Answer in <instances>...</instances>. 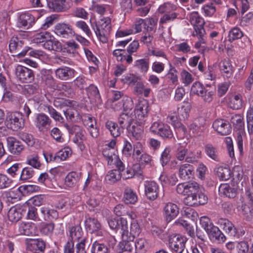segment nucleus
<instances>
[{
  "mask_svg": "<svg viewBox=\"0 0 253 253\" xmlns=\"http://www.w3.org/2000/svg\"><path fill=\"white\" fill-rule=\"evenodd\" d=\"M90 251L91 253H108L109 249L104 244L95 241L91 246Z\"/></svg>",
  "mask_w": 253,
  "mask_h": 253,
  "instance_id": "de8ad7c7",
  "label": "nucleus"
},
{
  "mask_svg": "<svg viewBox=\"0 0 253 253\" xmlns=\"http://www.w3.org/2000/svg\"><path fill=\"white\" fill-rule=\"evenodd\" d=\"M121 173L117 169H113L108 171L106 175L105 180L110 184H113L120 180Z\"/></svg>",
  "mask_w": 253,
  "mask_h": 253,
  "instance_id": "37998d69",
  "label": "nucleus"
},
{
  "mask_svg": "<svg viewBox=\"0 0 253 253\" xmlns=\"http://www.w3.org/2000/svg\"><path fill=\"white\" fill-rule=\"evenodd\" d=\"M234 4L237 8H241L242 14L246 12L249 8V3L247 0H233Z\"/></svg>",
  "mask_w": 253,
  "mask_h": 253,
  "instance_id": "0e129e2a",
  "label": "nucleus"
},
{
  "mask_svg": "<svg viewBox=\"0 0 253 253\" xmlns=\"http://www.w3.org/2000/svg\"><path fill=\"white\" fill-rule=\"evenodd\" d=\"M72 5L71 0H51L47 1L49 9L55 12H64L69 9Z\"/></svg>",
  "mask_w": 253,
  "mask_h": 253,
  "instance_id": "9d476101",
  "label": "nucleus"
},
{
  "mask_svg": "<svg viewBox=\"0 0 253 253\" xmlns=\"http://www.w3.org/2000/svg\"><path fill=\"white\" fill-rule=\"evenodd\" d=\"M6 142L8 151L13 155H19L24 149L22 143L13 137H8Z\"/></svg>",
  "mask_w": 253,
  "mask_h": 253,
  "instance_id": "ddd939ff",
  "label": "nucleus"
},
{
  "mask_svg": "<svg viewBox=\"0 0 253 253\" xmlns=\"http://www.w3.org/2000/svg\"><path fill=\"white\" fill-rule=\"evenodd\" d=\"M215 96V90L211 88H207L204 89L203 92L200 95L203 100L206 103L211 102Z\"/></svg>",
  "mask_w": 253,
  "mask_h": 253,
  "instance_id": "49530a36",
  "label": "nucleus"
},
{
  "mask_svg": "<svg viewBox=\"0 0 253 253\" xmlns=\"http://www.w3.org/2000/svg\"><path fill=\"white\" fill-rule=\"evenodd\" d=\"M123 200L127 204H134L137 201V196L131 188L127 187L124 190Z\"/></svg>",
  "mask_w": 253,
  "mask_h": 253,
  "instance_id": "cd10ccee",
  "label": "nucleus"
},
{
  "mask_svg": "<svg viewBox=\"0 0 253 253\" xmlns=\"http://www.w3.org/2000/svg\"><path fill=\"white\" fill-rule=\"evenodd\" d=\"M214 171L216 175L220 180H227L231 177L232 173L231 170L228 167L219 166L216 168Z\"/></svg>",
  "mask_w": 253,
  "mask_h": 253,
  "instance_id": "2f4dec72",
  "label": "nucleus"
},
{
  "mask_svg": "<svg viewBox=\"0 0 253 253\" xmlns=\"http://www.w3.org/2000/svg\"><path fill=\"white\" fill-rule=\"evenodd\" d=\"M219 223L226 232L230 234L231 235H234L236 233V229L234 226L228 219L221 218L219 220Z\"/></svg>",
  "mask_w": 253,
  "mask_h": 253,
  "instance_id": "ea45409f",
  "label": "nucleus"
},
{
  "mask_svg": "<svg viewBox=\"0 0 253 253\" xmlns=\"http://www.w3.org/2000/svg\"><path fill=\"white\" fill-rule=\"evenodd\" d=\"M181 80L185 85H188L193 81L192 75L187 71L183 70L180 73Z\"/></svg>",
  "mask_w": 253,
  "mask_h": 253,
  "instance_id": "338daca9",
  "label": "nucleus"
},
{
  "mask_svg": "<svg viewBox=\"0 0 253 253\" xmlns=\"http://www.w3.org/2000/svg\"><path fill=\"white\" fill-rule=\"evenodd\" d=\"M177 8V7L175 4L169 2H167L160 5L157 11L160 14H167L176 10Z\"/></svg>",
  "mask_w": 253,
  "mask_h": 253,
  "instance_id": "a18cd8bd",
  "label": "nucleus"
},
{
  "mask_svg": "<svg viewBox=\"0 0 253 253\" xmlns=\"http://www.w3.org/2000/svg\"><path fill=\"white\" fill-rule=\"evenodd\" d=\"M52 121L45 114L41 113L37 114L34 124L36 127L40 132H45L48 130L51 127Z\"/></svg>",
  "mask_w": 253,
  "mask_h": 253,
  "instance_id": "0eeeda50",
  "label": "nucleus"
},
{
  "mask_svg": "<svg viewBox=\"0 0 253 253\" xmlns=\"http://www.w3.org/2000/svg\"><path fill=\"white\" fill-rule=\"evenodd\" d=\"M205 87H206L200 82H196L191 86L190 93L191 94H195L200 96Z\"/></svg>",
  "mask_w": 253,
  "mask_h": 253,
  "instance_id": "e2e57ef3",
  "label": "nucleus"
},
{
  "mask_svg": "<svg viewBox=\"0 0 253 253\" xmlns=\"http://www.w3.org/2000/svg\"><path fill=\"white\" fill-rule=\"evenodd\" d=\"M219 193L221 195L228 198H234L236 196L235 189L227 183L221 184L218 188Z\"/></svg>",
  "mask_w": 253,
  "mask_h": 253,
  "instance_id": "c85d7f7f",
  "label": "nucleus"
},
{
  "mask_svg": "<svg viewBox=\"0 0 253 253\" xmlns=\"http://www.w3.org/2000/svg\"><path fill=\"white\" fill-rule=\"evenodd\" d=\"M132 137L136 140L141 139L143 133V127L141 123H135L127 129Z\"/></svg>",
  "mask_w": 253,
  "mask_h": 253,
  "instance_id": "4be33fe9",
  "label": "nucleus"
},
{
  "mask_svg": "<svg viewBox=\"0 0 253 253\" xmlns=\"http://www.w3.org/2000/svg\"><path fill=\"white\" fill-rule=\"evenodd\" d=\"M133 120V116L128 115V113H123L118 118V123L122 129L126 128L127 129L131 126Z\"/></svg>",
  "mask_w": 253,
  "mask_h": 253,
  "instance_id": "b1692460",
  "label": "nucleus"
},
{
  "mask_svg": "<svg viewBox=\"0 0 253 253\" xmlns=\"http://www.w3.org/2000/svg\"><path fill=\"white\" fill-rule=\"evenodd\" d=\"M176 191L178 194L183 196L197 194L199 191V184L195 181L181 183L176 186Z\"/></svg>",
  "mask_w": 253,
  "mask_h": 253,
  "instance_id": "20e7f679",
  "label": "nucleus"
},
{
  "mask_svg": "<svg viewBox=\"0 0 253 253\" xmlns=\"http://www.w3.org/2000/svg\"><path fill=\"white\" fill-rule=\"evenodd\" d=\"M85 227L88 231L93 233L101 229V224L99 222L94 218L89 217L85 222Z\"/></svg>",
  "mask_w": 253,
  "mask_h": 253,
  "instance_id": "e433bc0d",
  "label": "nucleus"
},
{
  "mask_svg": "<svg viewBox=\"0 0 253 253\" xmlns=\"http://www.w3.org/2000/svg\"><path fill=\"white\" fill-rule=\"evenodd\" d=\"M26 163L35 169H39L41 166L39 160V156L37 154L34 153L29 155L27 157Z\"/></svg>",
  "mask_w": 253,
  "mask_h": 253,
  "instance_id": "09e8293b",
  "label": "nucleus"
},
{
  "mask_svg": "<svg viewBox=\"0 0 253 253\" xmlns=\"http://www.w3.org/2000/svg\"><path fill=\"white\" fill-rule=\"evenodd\" d=\"M36 225L32 222H22L15 229L17 235L33 236L36 234Z\"/></svg>",
  "mask_w": 253,
  "mask_h": 253,
  "instance_id": "f8f14e48",
  "label": "nucleus"
},
{
  "mask_svg": "<svg viewBox=\"0 0 253 253\" xmlns=\"http://www.w3.org/2000/svg\"><path fill=\"white\" fill-rule=\"evenodd\" d=\"M145 194L150 200H155L157 198L159 192V186L154 181H146L144 184Z\"/></svg>",
  "mask_w": 253,
  "mask_h": 253,
  "instance_id": "9b49d317",
  "label": "nucleus"
},
{
  "mask_svg": "<svg viewBox=\"0 0 253 253\" xmlns=\"http://www.w3.org/2000/svg\"><path fill=\"white\" fill-rule=\"evenodd\" d=\"M16 78L23 83H31L34 79V74L31 69L18 65L15 70Z\"/></svg>",
  "mask_w": 253,
  "mask_h": 253,
  "instance_id": "6e6552de",
  "label": "nucleus"
},
{
  "mask_svg": "<svg viewBox=\"0 0 253 253\" xmlns=\"http://www.w3.org/2000/svg\"><path fill=\"white\" fill-rule=\"evenodd\" d=\"M134 67L141 73H146L149 68V62L148 59L143 58L138 59L134 62Z\"/></svg>",
  "mask_w": 253,
  "mask_h": 253,
  "instance_id": "a19ab883",
  "label": "nucleus"
},
{
  "mask_svg": "<svg viewBox=\"0 0 253 253\" xmlns=\"http://www.w3.org/2000/svg\"><path fill=\"white\" fill-rule=\"evenodd\" d=\"M105 127L114 137L120 136L123 130V129L119 127L116 123L112 121H107L105 123Z\"/></svg>",
  "mask_w": 253,
  "mask_h": 253,
  "instance_id": "72a5a7b5",
  "label": "nucleus"
},
{
  "mask_svg": "<svg viewBox=\"0 0 253 253\" xmlns=\"http://www.w3.org/2000/svg\"><path fill=\"white\" fill-rule=\"evenodd\" d=\"M191 108V105L189 102L187 101L183 102L177 108V114L180 120L187 119L189 117Z\"/></svg>",
  "mask_w": 253,
  "mask_h": 253,
  "instance_id": "393cba45",
  "label": "nucleus"
},
{
  "mask_svg": "<svg viewBox=\"0 0 253 253\" xmlns=\"http://www.w3.org/2000/svg\"><path fill=\"white\" fill-rule=\"evenodd\" d=\"M163 211L165 218L168 222L174 219L179 213V208L177 206L170 202L166 204Z\"/></svg>",
  "mask_w": 253,
  "mask_h": 253,
  "instance_id": "a211bd4d",
  "label": "nucleus"
},
{
  "mask_svg": "<svg viewBox=\"0 0 253 253\" xmlns=\"http://www.w3.org/2000/svg\"><path fill=\"white\" fill-rule=\"evenodd\" d=\"M46 108H47V112L49 113L51 117L55 121L59 122H62L63 121L64 119L61 116V114L52 106H46Z\"/></svg>",
  "mask_w": 253,
  "mask_h": 253,
  "instance_id": "69168bd1",
  "label": "nucleus"
},
{
  "mask_svg": "<svg viewBox=\"0 0 253 253\" xmlns=\"http://www.w3.org/2000/svg\"><path fill=\"white\" fill-rule=\"evenodd\" d=\"M186 238L180 235L171 234L169 237V247L172 253H182L185 248Z\"/></svg>",
  "mask_w": 253,
  "mask_h": 253,
  "instance_id": "f03ea898",
  "label": "nucleus"
},
{
  "mask_svg": "<svg viewBox=\"0 0 253 253\" xmlns=\"http://www.w3.org/2000/svg\"><path fill=\"white\" fill-rule=\"evenodd\" d=\"M42 45L45 49L49 50L57 51L61 47L60 43L55 38L43 43Z\"/></svg>",
  "mask_w": 253,
  "mask_h": 253,
  "instance_id": "603ef678",
  "label": "nucleus"
},
{
  "mask_svg": "<svg viewBox=\"0 0 253 253\" xmlns=\"http://www.w3.org/2000/svg\"><path fill=\"white\" fill-rule=\"evenodd\" d=\"M24 45V42L17 37H12L9 41V48L11 53H17L19 57L24 56L27 52L31 49L28 46H26L21 52L19 50Z\"/></svg>",
  "mask_w": 253,
  "mask_h": 253,
  "instance_id": "39448f33",
  "label": "nucleus"
},
{
  "mask_svg": "<svg viewBox=\"0 0 253 253\" xmlns=\"http://www.w3.org/2000/svg\"><path fill=\"white\" fill-rule=\"evenodd\" d=\"M220 70L224 77L230 78L233 72V67L229 60H223L219 63Z\"/></svg>",
  "mask_w": 253,
  "mask_h": 253,
  "instance_id": "a878e982",
  "label": "nucleus"
},
{
  "mask_svg": "<svg viewBox=\"0 0 253 253\" xmlns=\"http://www.w3.org/2000/svg\"><path fill=\"white\" fill-rule=\"evenodd\" d=\"M243 36V32L237 27H234L229 31L228 33V40L232 42L241 38Z\"/></svg>",
  "mask_w": 253,
  "mask_h": 253,
  "instance_id": "4d7b16f0",
  "label": "nucleus"
},
{
  "mask_svg": "<svg viewBox=\"0 0 253 253\" xmlns=\"http://www.w3.org/2000/svg\"><path fill=\"white\" fill-rule=\"evenodd\" d=\"M150 131L165 139H170L173 137L170 126L161 122H154L150 128Z\"/></svg>",
  "mask_w": 253,
  "mask_h": 253,
  "instance_id": "7ed1b4c3",
  "label": "nucleus"
},
{
  "mask_svg": "<svg viewBox=\"0 0 253 253\" xmlns=\"http://www.w3.org/2000/svg\"><path fill=\"white\" fill-rule=\"evenodd\" d=\"M75 25L78 28L82 30L88 38H90L92 36V34L91 30L84 21L82 20L78 21L75 23Z\"/></svg>",
  "mask_w": 253,
  "mask_h": 253,
  "instance_id": "bf43d9fd",
  "label": "nucleus"
},
{
  "mask_svg": "<svg viewBox=\"0 0 253 253\" xmlns=\"http://www.w3.org/2000/svg\"><path fill=\"white\" fill-rule=\"evenodd\" d=\"M54 33L57 36L65 39L71 38L75 35L72 26L65 23L57 24L55 26Z\"/></svg>",
  "mask_w": 253,
  "mask_h": 253,
  "instance_id": "1a4fd4ad",
  "label": "nucleus"
},
{
  "mask_svg": "<svg viewBox=\"0 0 253 253\" xmlns=\"http://www.w3.org/2000/svg\"><path fill=\"white\" fill-rule=\"evenodd\" d=\"M167 78L173 84H177L178 83V72L175 68L171 65L170 68L167 74Z\"/></svg>",
  "mask_w": 253,
  "mask_h": 253,
  "instance_id": "680f3d73",
  "label": "nucleus"
},
{
  "mask_svg": "<svg viewBox=\"0 0 253 253\" xmlns=\"http://www.w3.org/2000/svg\"><path fill=\"white\" fill-rule=\"evenodd\" d=\"M54 228V224L52 223H42L40 227V232L42 234L44 235H50Z\"/></svg>",
  "mask_w": 253,
  "mask_h": 253,
  "instance_id": "052dcab7",
  "label": "nucleus"
},
{
  "mask_svg": "<svg viewBox=\"0 0 253 253\" xmlns=\"http://www.w3.org/2000/svg\"><path fill=\"white\" fill-rule=\"evenodd\" d=\"M152 28L148 27L147 31H144L142 33V35L140 39V41L141 43L147 45H150L154 39V37L152 33Z\"/></svg>",
  "mask_w": 253,
  "mask_h": 253,
  "instance_id": "79ce46f5",
  "label": "nucleus"
},
{
  "mask_svg": "<svg viewBox=\"0 0 253 253\" xmlns=\"http://www.w3.org/2000/svg\"><path fill=\"white\" fill-rule=\"evenodd\" d=\"M34 173V170L33 168L25 167L21 171L19 180L21 181L25 182L28 179L32 177Z\"/></svg>",
  "mask_w": 253,
  "mask_h": 253,
  "instance_id": "5fc2aeb1",
  "label": "nucleus"
},
{
  "mask_svg": "<svg viewBox=\"0 0 253 253\" xmlns=\"http://www.w3.org/2000/svg\"><path fill=\"white\" fill-rule=\"evenodd\" d=\"M10 127L14 130H17L24 126V120L22 114L15 112L10 115L9 119Z\"/></svg>",
  "mask_w": 253,
  "mask_h": 253,
  "instance_id": "6ab92c4d",
  "label": "nucleus"
},
{
  "mask_svg": "<svg viewBox=\"0 0 253 253\" xmlns=\"http://www.w3.org/2000/svg\"><path fill=\"white\" fill-rule=\"evenodd\" d=\"M214 129L221 135H228L231 131L230 125L228 121L223 119H216L212 124Z\"/></svg>",
  "mask_w": 253,
  "mask_h": 253,
  "instance_id": "2eb2a0df",
  "label": "nucleus"
},
{
  "mask_svg": "<svg viewBox=\"0 0 253 253\" xmlns=\"http://www.w3.org/2000/svg\"><path fill=\"white\" fill-rule=\"evenodd\" d=\"M205 151L207 155L212 160L218 162L220 160L217 149L211 144L205 146Z\"/></svg>",
  "mask_w": 253,
  "mask_h": 253,
  "instance_id": "58836bf2",
  "label": "nucleus"
},
{
  "mask_svg": "<svg viewBox=\"0 0 253 253\" xmlns=\"http://www.w3.org/2000/svg\"><path fill=\"white\" fill-rule=\"evenodd\" d=\"M76 73L74 69L67 66H62L55 71L56 78L63 81L72 79L75 77Z\"/></svg>",
  "mask_w": 253,
  "mask_h": 253,
  "instance_id": "4468645a",
  "label": "nucleus"
},
{
  "mask_svg": "<svg viewBox=\"0 0 253 253\" xmlns=\"http://www.w3.org/2000/svg\"><path fill=\"white\" fill-rule=\"evenodd\" d=\"M149 111V103L144 99H139L134 110V116L136 120L144 121L148 116Z\"/></svg>",
  "mask_w": 253,
  "mask_h": 253,
  "instance_id": "423d86ee",
  "label": "nucleus"
},
{
  "mask_svg": "<svg viewBox=\"0 0 253 253\" xmlns=\"http://www.w3.org/2000/svg\"><path fill=\"white\" fill-rule=\"evenodd\" d=\"M243 97L241 94L234 93L229 98L228 105L233 109L238 110L243 106Z\"/></svg>",
  "mask_w": 253,
  "mask_h": 253,
  "instance_id": "5701e85b",
  "label": "nucleus"
},
{
  "mask_svg": "<svg viewBox=\"0 0 253 253\" xmlns=\"http://www.w3.org/2000/svg\"><path fill=\"white\" fill-rule=\"evenodd\" d=\"M121 233L123 241L127 242L132 241L134 239L130 234V230H128L127 221L126 220H121Z\"/></svg>",
  "mask_w": 253,
  "mask_h": 253,
  "instance_id": "7c9ffc66",
  "label": "nucleus"
},
{
  "mask_svg": "<svg viewBox=\"0 0 253 253\" xmlns=\"http://www.w3.org/2000/svg\"><path fill=\"white\" fill-rule=\"evenodd\" d=\"M200 224L202 227L204 228L207 234L211 230V229H212V228L215 226L211 222V219L206 216L201 217Z\"/></svg>",
  "mask_w": 253,
  "mask_h": 253,
  "instance_id": "6e6d98bb",
  "label": "nucleus"
},
{
  "mask_svg": "<svg viewBox=\"0 0 253 253\" xmlns=\"http://www.w3.org/2000/svg\"><path fill=\"white\" fill-rule=\"evenodd\" d=\"M35 22L34 16L30 13H21L18 19L17 25L20 28L28 29L31 27Z\"/></svg>",
  "mask_w": 253,
  "mask_h": 253,
  "instance_id": "f3484780",
  "label": "nucleus"
},
{
  "mask_svg": "<svg viewBox=\"0 0 253 253\" xmlns=\"http://www.w3.org/2000/svg\"><path fill=\"white\" fill-rule=\"evenodd\" d=\"M43 80L48 86L52 87L55 84V80L50 70H46L44 72Z\"/></svg>",
  "mask_w": 253,
  "mask_h": 253,
  "instance_id": "774afa93",
  "label": "nucleus"
},
{
  "mask_svg": "<svg viewBox=\"0 0 253 253\" xmlns=\"http://www.w3.org/2000/svg\"><path fill=\"white\" fill-rule=\"evenodd\" d=\"M170 152L171 148L169 146L166 147L162 152L161 155L160 161L163 167L166 165L170 161L171 158Z\"/></svg>",
  "mask_w": 253,
  "mask_h": 253,
  "instance_id": "13d9d810",
  "label": "nucleus"
},
{
  "mask_svg": "<svg viewBox=\"0 0 253 253\" xmlns=\"http://www.w3.org/2000/svg\"><path fill=\"white\" fill-rule=\"evenodd\" d=\"M64 115L67 120L71 121H74L76 119L78 120L82 118L78 111L72 107H69L64 111Z\"/></svg>",
  "mask_w": 253,
  "mask_h": 253,
  "instance_id": "8fccbe9b",
  "label": "nucleus"
},
{
  "mask_svg": "<svg viewBox=\"0 0 253 253\" xmlns=\"http://www.w3.org/2000/svg\"><path fill=\"white\" fill-rule=\"evenodd\" d=\"M68 231L70 242L74 243L75 241H79V242H80V240H81L84 238H82L83 231L80 226L76 225L70 226L68 229Z\"/></svg>",
  "mask_w": 253,
  "mask_h": 253,
  "instance_id": "412c9836",
  "label": "nucleus"
},
{
  "mask_svg": "<svg viewBox=\"0 0 253 253\" xmlns=\"http://www.w3.org/2000/svg\"><path fill=\"white\" fill-rule=\"evenodd\" d=\"M231 122L234 126L235 128L238 131L245 130V123L244 117L240 114H236L232 117Z\"/></svg>",
  "mask_w": 253,
  "mask_h": 253,
  "instance_id": "473e14b6",
  "label": "nucleus"
},
{
  "mask_svg": "<svg viewBox=\"0 0 253 253\" xmlns=\"http://www.w3.org/2000/svg\"><path fill=\"white\" fill-rule=\"evenodd\" d=\"M189 20L194 27L198 25L204 24V21L198 12H192L189 14Z\"/></svg>",
  "mask_w": 253,
  "mask_h": 253,
  "instance_id": "864d4df0",
  "label": "nucleus"
},
{
  "mask_svg": "<svg viewBox=\"0 0 253 253\" xmlns=\"http://www.w3.org/2000/svg\"><path fill=\"white\" fill-rule=\"evenodd\" d=\"M140 80V77L133 74H126L121 79L124 84L128 85L134 84L137 81Z\"/></svg>",
  "mask_w": 253,
  "mask_h": 253,
  "instance_id": "3c124183",
  "label": "nucleus"
},
{
  "mask_svg": "<svg viewBox=\"0 0 253 253\" xmlns=\"http://www.w3.org/2000/svg\"><path fill=\"white\" fill-rule=\"evenodd\" d=\"M72 153L71 149L68 147H66L59 151L54 155V159H57L58 161H65L67 160Z\"/></svg>",
  "mask_w": 253,
  "mask_h": 253,
  "instance_id": "c03bdc74",
  "label": "nucleus"
},
{
  "mask_svg": "<svg viewBox=\"0 0 253 253\" xmlns=\"http://www.w3.org/2000/svg\"><path fill=\"white\" fill-rule=\"evenodd\" d=\"M187 153V149L185 146L179 143L175 145L174 150V155L175 158L180 161H182L186 158V154Z\"/></svg>",
  "mask_w": 253,
  "mask_h": 253,
  "instance_id": "f704fd0d",
  "label": "nucleus"
},
{
  "mask_svg": "<svg viewBox=\"0 0 253 253\" xmlns=\"http://www.w3.org/2000/svg\"><path fill=\"white\" fill-rule=\"evenodd\" d=\"M118 152L115 148H104L102 151V154L108 162V164L111 165L114 161H116L118 157Z\"/></svg>",
  "mask_w": 253,
  "mask_h": 253,
  "instance_id": "c756f323",
  "label": "nucleus"
},
{
  "mask_svg": "<svg viewBox=\"0 0 253 253\" xmlns=\"http://www.w3.org/2000/svg\"><path fill=\"white\" fill-rule=\"evenodd\" d=\"M22 210L20 208L12 207L9 210L7 216L11 222H17L22 216Z\"/></svg>",
  "mask_w": 253,
  "mask_h": 253,
  "instance_id": "c9c22d12",
  "label": "nucleus"
},
{
  "mask_svg": "<svg viewBox=\"0 0 253 253\" xmlns=\"http://www.w3.org/2000/svg\"><path fill=\"white\" fill-rule=\"evenodd\" d=\"M81 172L76 171L70 172L65 177L64 184L69 188L75 187L81 179Z\"/></svg>",
  "mask_w": 253,
  "mask_h": 253,
  "instance_id": "aec40b11",
  "label": "nucleus"
},
{
  "mask_svg": "<svg viewBox=\"0 0 253 253\" xmlns=\"http://www.w3.org/2000/svg\"><path fill=\"white\" fill-rule=\"evenodd\" d=\"M111 29V18L109 17H103L98 21L94 31L98 39L102 43H106L108 42Z\"/></svg>",
  "mask_w": 253,
  "mask_h": 253,
  "instance_id": "f257e3e1",
  "label": "nucleus"
},
{
  "mask_svg": "<svg viewBox=\"0 0 253 253\" xmlns=\"http://www.w3.org/2000/svg\"><path fill=\"white\" fill-rule=\"evenodd\" d=\"M193 174V169L192 166L189 164L181 165L179 169V176L183 180L189 179Z\"/></svg>",
  "mask_w": 253,
  "mask_h": 253,
  "instance_id": "bb28decb",
  "label": "nucleus"
},
{
  "mask_svg": "<svg viewBox=\"0 0 253 253\" xmlns=\"http://www.w3.org/2000/svg\"><path fill=\"white\" fill-rule=\"evenodd\" d=\"M208 235L211 239L218 242H223L225 240V236L216 226L212 228Z\"/></svg>",
  "mask_w": 253,
  "mask_h": 253,
  "instance_id": "4c0bfd02",
  "label": "nucleus"
},
{
  "mask_svg": "<svg viewBox=\"0 0 253 253\" xmlns=\"http://www.w3.org/2000/svg\"><path fill=\"white\" fill-rule=\"evenodd\" d=\"M45 248V243L42 240H31L27 244V253H43Z\"/></svg>",
  "mask_w": 253,
  "mask_h": 253,
  "instance_id": "dca6fc26",
  "label": "nucleus"
}]
</instances>
